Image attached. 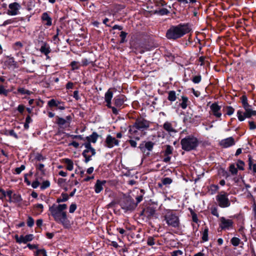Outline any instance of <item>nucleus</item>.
<instances>
[{"instance_id":"5","label":"nucleus","mask_w":256,"mask_h":256,"mask_svg":"<svg viewBox=\"0 0 256 256\" xmlns=\"http://www.w3.org/2000/svg\"><path fill=\"white\" fill-rule=\"evenodd\" d=\"M218 206L221 208H226L230 206V202L228 198V194L222 192L216 196Z\"/></svg>"},{"instance_id":"52","label":"nucleus","mask_w":256,"mask_h":256,"mask_svg":"<svg viewBox=\"0 0 256 256\" xmlns=\"http://www.w3.org/2000/svg\"><path fill=\"white\" fill-rule=\"evenodd\" d=\"M147 244L149 246H153L155 244L154 239L152 237H149L148 238Z\"/></svg>"},{"instance_id":"50","label":"nucleus","mask_w":256,"mask_h":256,"mask_svg":"<svg viewBox=\"0 0 256 256\" xmlns=\"http://www.w3.org/2000/svg\"><path fill=\"white\" fill-rule=\"evenodd\" d=\"M24 243H26L32 240L33 239V236L32 234H28L24 236Z\"/></svg>"},{"instance_id":"54","label":"nucleus","mask_w":256,"mask_h":256,"mask_svg":"<svg viewBox=\"0 0 256 256\" xmlns=\"http://www.w3.org/2000/svg\"><path fill=\"white\" fill-rule=\"evenodd\" d=\"M226 114L229 116L232 115L234 112V108L230 106L226 107Z\"/></svg>"},{"instance_id":"29","label":"nucleus","mask_w":256,"mask_h":256,"mask_svg":"<svg viewBox=\"0 0 256 256\" xmlns=\"http://www.w3.org/2000/svg\"><path fill=\"white\" fill-rule=\"evenodd\" d=\"M18 18H16L8 19V20H5L3 22V24L2 25H0V26H5L8 24L16 22H18Z\"/></svg>"},{"instance_id":"22","label":"nucleus","mask_w":256,"mask_h":256,"mask_svg":"<svg viewBox=\"0 0 256 256\" xmlns=\"http://www.w3.org/2000/svg\"><path fill=\"white\" fill-rule=\"evenodd\" d=\"M112 93L110 90H108L105 94V100L107 103L106 106L108 107H110H110L111 100H112Z\"/></svg>"},{"instance_id":"25","label":"nucleus","mask_w":256,"mask_h":256,"mask_svg":"<svg viewBox=\"0 0 256 256\" xmlns=\"http://www.w3.org/2000/svg\"><path fill=\"white\" fill-rule=\"evenodd\" d=\"M64 162L66 164V168L68 170L71 171L74 168V163L72 161L68 158H65L64 160Z\"/></svg>"},{"instance_id":"10","label":"nucleus","mask_w":256,"mask_h":256,"mask_svg":"<svg viewBox=\"0 0 256 256\" xmlns=\"http://www.w3.org/2000/svg\"><path fill=\"white\" fill-rule=\"evenodd\" d=\"M105 143L106 146L112 148L115 146H118L119 141L116 140V138L108 135L106 139Z\"/></svg>"},{"instance_id":"12","label":"nucleus","mask_w":256,"mask_h":256,"mask_svg":"<svg viewBox=\"0 0 256 256\" xmlns=\"http://www.w3.org/2000/svg\"><path fill=\"white\" fill-rule=\"evenodd\" d=\"M235 141L232 137H230L224 140H222L220 142V145L224 148H226L234 145Z\"/></svg>"},{"instance_id":"3","label":"nucleus","mask_w":256,"mask_h":256,"mask_svg":"<svg viewBox=\"0 0 256 256\" xmlns=\"http://www.w3.org/2000/svg\"><path fill=\"white\" fill-rule=\"evenodd\" d=\"M180 144L182 150L190 151L197 147L198 142L196 137L189 136L182 138L180 141Z\"/></svg>"},{"instance_id":"57","label":"nucleus","mask_w":256,"mask_h":256,"mask_svg":"<svg viewBox=\"0 0 256 256\" xmlns=\"http://www.w3.org/2000/svg\"><path fill=\"white\" fill-rule=\"evenodd\" d=\"M76 208V205L75 204H72L69 208V212L70 213H73Z\"/></svg>"},{"instance_id":"45","label":"nucleus","mask_w":256,"mask_h":256,"mask_svg":"<svg viewBox=\"0 0 256 256\" xmlns=\"http://www.w3.org/2000/svg\"><path fill=\"white\" fill-rule=\"evenodd\" d=\"M44 166L42 164H36V168L38 170L40 171L42 174H44Z\"/></svg>"},{"instance_id":"42","label":"nucleus","mask_w":256,"mask_h":256,"mask_svg":"<svg viewBox=\"0 0 256 256\" xmlns=\"http://www.w3.org/2000/svg\"><path fill=\"white\" fill-rule=\"evenodd\" d=\"M240 240L236 237L232 238L231 242L234 246H238L240 244Z\"/></svg>"},{"instance_id":"34","label":"nucleus","mask_w":256,"mask_h":256,"mask_svg":"<svg viewBox=\"0 0 256 256\" xmlns=\"http://www.w3.org/2000/svg\"><path fill=\"white\" fill-rule=\"evenodd\" d=\"M124 100L120 98H114V104L116 106H120L124 104Z\"/></svg>"},{"instance_id":"13","label":"nucleus","mask_w":256,"mask_h":256,"mask_svg":"<svg viewBox=\"0 0 256 256\" xmlns=\"http://www.w3.org/2000/svg\"><path fill=\"white\" fill-rule=\"evenodd\" d=\"M163 128L170 135H172L177 132L176 129L172 126V124L168 122L164 123Z\"/></svg>"},{"instance_id":"47","label":"nucleus","mask_w":256,"mask_h":256,"mask_svg":"<svg viewBox=\"0 0 256 256\" xmlns=\"http://www.w3.org/2000/svg\"><path fill=\"white\" fill-rule=\"evenodd\" d=\"M230 171L232 174H236L237 173V169L234 164H231L230 166Z\"/></svg>"},{"instance_id":"37","label":"nucleus","mask_w":256,"mask_h":256,"mask_svg":"<svg viewBox=\"0 0 256 256\" xmlns=\"http://www.w3.org/2000/svg\"><path fill=\"white\" fill-rule=\"evenodd\" d=\"M18 92H20L22 94H26L28 95H30L32 94V92L30 90H28L23 88H18Z\"/></svg>"},{"instance_id":"51","label":"nucleus","mask_w":256,"mask_h":256,"mask_svg":"<svg viewBox=\"0 0 256 256\" xmlns=\"http://www.w3.org/2000/svg\"><path fill=\"white\" fill-rule=\"evenodd\" d=\"M34 224V220L31 216H28L27 220V224L28 226L32 227Z\"/></svg>"},{"instance_id":"43","label":"nucleus","mask_w":256,"mask_h":256,"mask_svg":"<svg viewBox=\"0 0 256 256\" xmlns=\"http://www.w3.org/2000/svg\"><path fill=\"white\" fill-rule=\"evenodd\" d=\"M202 240L204 242H206L208 240V230L207 228H206L202 233Z\"/></svg>"},{"instance_id":"30","label":"nucleus","mask_w":256,"mask_h":256,"mask_svg":"<svg viewBox=\"0 0 256 256\" xmlns=\"http://www.w3.org/2000/svg\"><path fill=\"white\" fill-rule=\"evenodd\" d=\"M127 35H128V33L122 31L120 32V44H123V43L126 42H127V40H126V37Z\"/></svg>"},{"instance_id":"41","label":"nucleus","mask_w":256,"mask_h":256,"mask_svg":"<svg viewBox=\"0 0 256 256\" xmlns=\"http://www.w3.org/2000/svg\"><path fill=\"white\" fill-rule=\"evenodd\" d=\"M237 115L238 118L240 121H243L246 118L245 117L244 113H242V112L240 110L238 111Z\"/></svg>"},{"instance_id":"11","label":"nucleus","mask_w":256,"mask_h":256,"mask_svg":"<svg viewBox=\"0 0 256 256\" xmlns=\"http://www.w3.org/2000/svg\"><path fill=\"white\" fill-rule=\"evenodd\" d=\"M200 75H194L193 72L190 70L185 72L184 78L183 80H201Z\"/></svg>"},{"instance_id":"49","label":"nucleus","mask_w":256,"mask_h":256,"mask_svg":"<svg viewBox=\"0 0 256 256\" xmlns=\"http://www.w3.org/2000/svg\"><path fill=\"white\" fill-rule=\"evenodd\" d=\"M8 92V90H6L3 86H0V94L7 96Z\"/></svg>"},{"instance_id":"7","label":"nucleus","mask_w":256,"mask_h":256,"mask_svg":"<svg viewBox=\"0 0 256 256\" xmlns=\"http://www.w3.org/2000/svg\"><path fill=\"white\" fill-rule=\"evenodd\" d=\"M136 206V204L134 203L133 200L130 198H126L124 202L122 203V208L126 210H132Z\"/></svg>"},{"instance_id":"18","label":"nucleus","mask_w":256,"mask_h":256,"mask_svg":"<svg viewBox=\"0 0 256 256\" xmlns=\"http://www.w3.org/2000/svg\"><path fill=\"white\" fill-rule=\"evenodd\" d=\"M106 182V180H97L94 186L95 192L97 194L100 193L103 190V186Z\"/></svg>"},{"instance_id":"20","label":"nucleus","mask_w":256,"mask_h":256,"mask_svg":"<svg viewBox=\"0 0 256 256\" xmlns=\"http://www.w3.org/2000/svg\"><path fill=\"white\" fill-rule=\"evenodd\" d=\"M244 109L245 110L244 115L246 118H249L252 116H256V110H254L251 109L250 108V106L246 107V108H244Z\"/></svg>"},{"instance_id":"19","label":"nucleus","mask_w":256,"mask_h":256,"mask_svg":"<svg viewBox=\"0 0 256 256\" xmlns=\"http://www.w3.org/2000/svg\"><path fill=\"white\" fill-rule=\"evenodd\" d=\"M148 126L147 122L143 120H140L136 121L134 127L138 129H142L144 128H148Z\"/></svg>"},{"instance_id":"1","label":"nucleus","mask_w":256,"mask_h":256,"mask_svg":"<svg viewBox=\"0 0 256 256\" xmlns=\"http://www.w3.org/2000/svg\"><path fill=\"white\" fill-rule=\"evenodd\" d=\"M191 31V26L189 23H180L176 26H171L166 30V36L169 40H176Z\"/></svg>"},{"instance_id":"6","label":"nucleus","mask_w":256,"mask_h":256,"mask_svg":"<svg viewBox=\"0 0 256 256\" xmlns=\"http://www.w3.org/2000/svg\"><path fill=\"white\" fill-rule=\"evenodd\" d=\"M83 145L86 149L84 150L82 155L85 158V162L87 163L90 160L91 156L96 154V152L89 142H85Z\"/></svg>"},{"instance_id":"48","label":"nucleus","mask_w":256,"mask_h":256,"mask_svg":"<svg viewBox=\"0 0 256 256\" xmlns=\"http://www.w3.org/2000/svg\"><path fill=\"white\" fill-rule=\"evenodd\" d=\"M201 6H193V7H191L192 8H194V10H193V16H198V10L199 8H200Z\"/></svg>"},{"instance_id":"17","label":"nucleus","mask_w":256,"mask_h":256,"mask_svg":"<svg viewBox=\"0 0 256 256\" xmlns=\"http://www.w3.org/2000/svg\"><path fill=\"white\" fill-rule=\"evenodd\" d=\"M40 50L42 54L44 55L48 54L51 52L50 46L46 42H43Z\"/></svg>"},{"instance_id":"33","label":"nucleus","mask_w":256,"mask_h":256,"mask_svg":"<svg viewBox=\"0 0 256 256\" xmlns=\"http://www.w3.org/2000/svg\"><path fill=\"white\" fill-rule=\"evenodd\" d=\"M154 2L156 6H164L167 4L164 0H154Z\"/></svg>"},{"instance_id":"31","label":"nucleus","mask_w":256,"mask_h":256,"mask_svg":"<svg viewBox=\"0 0 256 256\" xmlns=\"http://www.w3.org/2000/svg\"><path fill=\"white\" fill-rule=\"evenodd\" d=\"M240 100L244 108H246L250 106L248 104V98L246 95L242 96L240 98Z\"/></svg>"},{"instance_id":"27","label":"nucleus","mask_w":256,"mask_h":256,"mask_svg":"<svg viewBox=\"0 0 256 256\" xmlns=\"http://www.w3.org/2000/svg\"><path fill=\"white\" fill-rule=\"evenodd\" d=\"M168 99L170 102H174L176 99V92L174 90H170L168 92Z\"/></svg>"},{"instance_id":"58","label":"nucleus","mask_w":256,"mask_h":256,"mask_svg":"<svg viewBox=\"0 0 256 256\" xmlns=\"http://www.w3.org/2000/svg\"><path fill=\"white\" fill-rule=\"evenodd\" d=\"M50 182L48 180L44 181L42 182V185L41 186L42 189H45L48 188L50 186Z\"/></svg>"},{"instance_id":"64","label":"nucleus","mask_w":256,"mask_h":256,"mask_svg":"<svg viewBox=\"0 0 256 256\" xmlns=\"http://www.w3.org/2000/svg\"><path fill=\"white\" fill-rule=\"evenodd\" d=\"M39 185L40 182L37 180L34 181L32 184V187L34 188H38L39 186Z\"/></svg>"},{"instance_id":"63","label":"nucleus","mask_w":256,"mask_h":256,"mask_svg":"<svg viewBox=\"0 0 256 256\" xmlns=\"http://www.w3.org/2000/svg\"><path fill=\"white\" fill-rule=\"evenodd\" d=\"M36 159L38 161H41L43 160L44 158L42 155L40 154H37L36 156Z\"/></svg>"},{"instance_id":"46","label":"nucleus","mask_w":256,"mask_h":256,"mask_svg":"<svg viewBox=\"0 0 256 256\" xmlns=\"http://www.w3.org/2000/svg\"><path fill=\"white\" fill-rule=\"evenodd\" d=\"M172 148L171 146H166V150H165L164 155H169L172 153Z\"/></svg>"},{"instance_id":"4","label":"nucleus","mask_w":256,"mask_h":256,"mask_svg":"<svg viewBox=\"0 0 256 256\" xmlns=\"http://www.w3.org/2000/svg\"><path fill=\"white\" fill-rule=\"evenodd\" d=\"M164 220L168 226L177 227L179 225L178 217L172 211L167 210L164 216Z\"/></svg>"},{"instance_id":"15","label":"nucleus","mask_w":256,"mask_h":256,"mask_svg":"<svg viewBox=\"0 0 256 256\" xmlns=\"http://www.w3.org/2000/svg\"><path fill=\"white\" fill-rule=\"evenodd\" d=\"M154 145V144L152 142H146L144 145L143 144H140L139 148L143 153H145L146 150H148V151H151L153 148Z\"/></svg>"},{"instance_id":"56","label":"nucleus","mask_w":256,"mask_h":256,"mask_svg":"<svg viewBox=\"0 0 256 256\" xmlns=\"http://www.w3.org/2000/svg\"><path fill=\"white\" fill-rule=\"evenodd\" d=\"M25 169V166L24 165H22L19 168H16L15 169V172L16 174H20L21 172Z\"/></svg>"},{"instance_id":"59","label":"nucleus","mask_w":256,"mask_h":256,"mask_svg":"<svg viewBox=\"0 0 256 256\" xmlns=\"http://www.w3.org/2000/svg\"><path fill=\"white\" fill-rule=\"evenodd\" d=\"M244 162L242 161H238L237 164L238 168L241 170H244Z\"/></svg>"},{"instance_id":"8","label":"nucleus","mask_w":256,"mask_h":256,"mask_svg":"<svg viewBox=\"0 0 256 256\" xmlns=\"http://www.w3.org/2000/svg\"><path fill=\"white\" fill-rule=\"evenodd\" d=\"M8 7L10 10H8V14L10 16H16L18 14L20 6L18 3L14 2L10 4Z\"/></svg>"},{"instance_id":"38","label":"nucleus","mask_w":256,"mask_h":256,"mask_svg":"<svg viewBox=\"0 0 256 256\" xmlns=\"http://www.w3.org/2000/svg\"><path fill=\"white\" fill-rule=\"evenodd\" d=\"M43 208H44V206H43L42 204H36L34 206V208H35L36 210L37 211L36 214H40L42 212Z\"/></svg>"},{"instance_id":"53","label":"nucleus","mask_w":256,"mask_h":256,"mask_svg":"<svg viewBox=\"0 0 256 256\" xmlns=\"http://www.w3.org/2000/svg\"><path fill=\"white\" fill-rule=\"evenodd\" d=\"M248 164L250 169L252 170L254 172L256 173V164H252V161L250 160Z\"/></svg>"},{"instance_id":"26","label":"nucleus","mask_w":256,"mask_h":256,"mask_svg":"<svg viewBox=\"0 0 256 256\" xmlns=\"http://www.w3.org/2000/svg\"><path fill=\"white\" fill-rule=\"evenodd\" d=\"M154 14L160 16L168 15L170 14V11L166 8H162L158 10H155Z\"/></svg>"},{"instance_id":"23","label":"nucleus","mask_w":256,"mask_h":256,"mask_svg":"<svg viewBox=\"0 0 256 256\" xmlns=\"http://www.w3.org/2000/svg\"><path fill=\"white\" fill-rule=\"evenodd\" d=\"M98 135L96 132H93L92 134L90 136H89L86 137V140L87 142H90L95 143L98 139Z\"/></svg>"},{"instance_id":"40","label":"nucleus","mask_w":256,"mask_h":256,"mask_svg":"<svg viewBox=\"0 0 256 256\" xmlns=\"http://www.w3.org/2000/svg\"><path fill=\"white\" fill-rule=\"evenodd\" d=\"M23 46L22 44L20 42H16L13 46V48L15 50H19Z\"/></svg>"},{"instance_id":"44","label":"nucleus","mask_w":256,"mask_h":256,"mask_svg":"<svg viewBox=\"0 0 256 256\" xmlns=\"http://www.w3.org/2000/svg\"><path fill=\"white\" fill-rule=\"evenodd\" d=\"M172 180L170 178H166L162 179V182L164 185L168 184L172 182Z\"/></svg>"},{"instance_id":"60","label":"nucleus","mask_w":256,"mask_h":256,"mask_svg":"<svg viewBox=\"0 0 256 256\" xmlns=\"http://www.w3.org/2000/svg\"><path fill=\"white\" fill-rule=\"evenodd\" d=\"M248 124L250 130H254L256 128V126L254 122L249 121Z\"/></svg>"},{"instance_id":"2","label":"nucleus","mask_w":256,"mask_h":256,"mask_svg":"<svg viewBox=\"0 0 256 256\" xmlns=\"http://www.w3.org/2000/svg\"><path fill=\"white\" fill-rule=\"evenodd\" d=\"M66 208V204H54L49 208V211L56 222L64 224L67 221L66 214L64 211Z\"/></svg>"},{"instance_id":"24","label":"nucleus","mask_w":256,"mask_h":256,"mask_svg":"<svg viewBox=\"0 0 256 256\" xmlns=\"http://www.w3.org/2000/svg\"><path fill=\"white\" fill-rule=\"evenodd\" d=\"M69 66L70 67L71 70H78L80 68L81 64L79 62L72 61L69 64Z\"/></svg>"},{"instance_id":"39","label":"nucleus","mask_w":256,"mask_h":256,"mask_svg":"<svg viewBox=\"0 0 256 256\" xmlns=\"http://www.w3.org/2000/svg\"><path fill=\"white\" fill-rule=\"evenodd\" d=\"M6 196L8 197V201L10 202H14L13 197L17 196L16 194H12V192L10 190L6 192Z\"/></svg>"},{"instance_id":"61","label":"nucleus","mask_w":256,"mask_h":256,"mask_svg":"<svg viewBox=\"0 0 256 256\" xmlns=\"http://www.w3.org/2000/svg\"><path fill=\"white\" fill-rule=\"evenodd\" d=\"M212 214L213 215L216 216V217H218L219 216V214H218L217 208H212Z\"/></svg>"},{"instance_id":"32","label":"nucleus","mask_w":256,"mask_h":256,"mask_svg":"<svg viewBox=\"0 0 256 256\" xmlns=\"http://www.w3.org/2000/svg\"><path fill=\"white\" fill-rule=\"evenodd\" d=\"M60 104V102L58 100H56L54 99H52L48 102V105L50 107L58 106Z\"/></svg>"},{"instance_id":"9","label":"nucleus","mask_w":256,"mask_h":256,"mask_svg":"<svg viewBox=\"0 0 256 256\" xmlns=\"http://www.w3.org/2000/svg\"><path fill=\"white\" fill-rule=\"evenodd\" d=\"M220 226L222 229H230L232 227L233 222L232 220L226 219L224 217L220 218Z\"/></svg>"},{"instance_id":"55","label":"nucleus","mask_w":256,"mask_h":256,"mask_svg":"<svg viewBox=\"0 0 256 256\" xmlns=\"http://www.w3.org/2000/svg\"><path fill=\"white\" fill-rule=\"evenodd\" d=\"M81 62V66H87L88 64H90L91 62H90L86 58H82V60Z\"/></svg>"},{"instance_id":"14","label":"nucleus","mask_w":256,"mask_h":256,"mask_svg":"<svg viewBox=\"0 0 256 256\" xmlns=\"http://www.w3.org/2000/svg\"><path fill=\"white\" fill-rule=\"evenodd\" d=\"M41 19L44 25L48 26H52V19L47 12H44L42 14Z\"/></svg>"},{"instance_id":"16","label":"nucleus","mask_w":256,"mask_h":256,"mask_svg":"<svg viewBox=\"0 0 256 256\" xmlns=\"http://www.w3.org/2000/svg\"><path fill=\"white\" fill-rule=\"evenodd\" d=\"M220 106L216 104H213L210 106V110L212 114L217 118H220L222 114L220 112Z\"/></svg>"},{"instance_id":"28","label":"nucleus","mask_w":256,"mask_h":256,"mask_svg":"<svg viewBox=\"0 0 256 256\" xmlns=\"http://www.w3.org/2000/svg\"><path fill=\"white\" fill-rule=\"evenodd\" d=\"M68 199V196L66 193H62L61 196L56 199V202L60 203L62 202H66Z\"/></svg>"},{"instance_id":"36","label":"nucleus","mask_w":256,"mask_h":256,"mask_svg":"<svg viewBox=\"0 0 256 256\" xmlns=\"http://www.w3.org/2000/svg\"><path fill=\"white\" fill-rule=\"evenodd\" d=\"M188 3L191 4V6L190 7L193 6H202V4L200 2H198L196 0H188Z\"/></svg>"},{"instance_id":"35","label":"nucleus","mask_w":256,"mask_h":256,"mask_svg":"<svg viewBox=\"0 0 256 256\" xmlns=\"http://www.w3.org/2000/svg\"><path fill=\"white\" fill-rule=\"evenodd\" d=\"M182 102L180 104V106L183 109H185L188 106L187 103L188 102V99L186 97L184 96L182 97Z\"/></svg>"},{"instance_id":"62","label":"nucleus","mask_w":256,"mask_h":256,"mask_svg":"<svg viewBox=\"0 0 256 256\" xmlns=\"http://www.w3.org/2000/svg\"><path fill=\"white\" fill-rule=\"evenodd\" d=\"M166 56L169 58L170 60L174 61V60L175 56L172 53H168Z\"/></svg>"},{"instance_id":"21","label":"nucleus","mask_w":256,"mask_h":256,"mask_svg":"<svg viewBox=\"0 0 256 256\" xmlns=\"http://www.w3.org/2000/svg\"><path fill=\"white\" fill-rule=\"evenodd\" d=\"M4 64L9 66L16 67V62H15L14 59L13 57L8 56L6 60L4 61Z\"/></svg>"}]
</instances>
